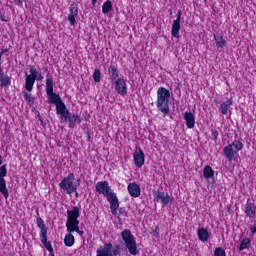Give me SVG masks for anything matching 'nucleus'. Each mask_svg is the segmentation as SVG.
<instances>
[{"label":"nucleus","instance_id":"1","mask_svg":"<svg viewBox=\"0 0 256 256\" xmlns=\"http://www.w3.org/2000/svg\"><path fill=\"white\" fill-rule=\"evenodd\" d=\"M95 189L97 193L104 195L110 203L112 215H117V211H119V198L117 197V193H115L113 189H111V186H109V182L99 181L96 183Z\"/></svg>","mask_w":256,"mask_h":256},{"label":"nucleus","instance_id":"2","mask_svg":"<svg viewBox=\"0 0 256 256\" xmlns=\"http://www.w3.org/2000/svg\"><path fill=\"white\" fill-rule=\"evenodd\" d=\"M171 101V91L165 87H159L157 90L156 107L163 117H167L171 113L169 103Z\"/></svg>","mask_w":256,"mask_h":256},{"label":"nucleus","instance_id":"3","mask_svg":"<svg viewBox=\"0 0 256 256\" xmlns=\"http://www.w3.org/2000/svg\"><path fill=\"white\" fill-rule=\"evenodd\" d=\"M79 217H81V209L79 207L75 206L73 209L67 210L66 231L78 233L82 237L85 232L79 229Z\"/></svg>","mask_w":256,"mask_h":256},{"label":"nucleus","instance_id":"4","mask_svg":"<svg viewBox=\"0 0 256 256\" xmlns=\"http://www.w3.org/2000/svg\"><path fill=\"white\" fill-rule=\"evenodd\" d=\"M24 75V89H26L28 93H31V91H33V87H35L36 81H43V79H45L43 73L40 70H37V68L33 65L29 66V72H25Z\"/></svg>","mask_w":256,"mask_h":256},{"label":"nucleus","instance_id":"5","mask_svg":"<svg viewBox=\"0 0 256 256\" xmlns=\"http://www.w3.org/2000/svg\"><path fill=\"white\" fill-rule=\"evenodd\" d=\"M122 240L125 243L126 248L128 249L130 255H139V248L137 247V240L135 236L130 232V230H123L121 232Z\"/></svg>","mask_w":256,"mask_h":256},{"label":"nucleus","instance_id":"6","mask_svg":"<svg viewBox=\"0 0 256 256\" xmlns=\"http://www.w3.org/2000/svg\"><path fill=\"white\" fill-rule=\"evenodd\" d=\"M46 95L48 97V103L52 105H58L63 101L59 94L53 92V78L49 76L46 78Z\"/></svg>","mask_w":256,"mask_h":256},{"label":"nucleus","instance_id":"7","mask_svg":"<svg viewBox=\"0 0 256 256\" xmlns=\"http://www.w3.org/2000/svg\"><path fill=\"white\" fill-rule=\"evenodd\" d=\"M243 150V142L239 140H234L231 144L228 146L224 147V155L228 161H233V158L239 151Z\"/></svg>","mask_w":256,"mask_h":256},{"label":"nucleus","instance_id":"8","mask_svg":"<svg viewBox=\"0 0 256 256\" xmlns=\"http://www.w3.org/2000/svg\"><path fill=\"white\" fill-rule=\"evenodd\" d=\"M2 165V166H1ZM0 193H2L5 199L9 198V190L7 189V165H3V157L0 156Z\"/></svg>","mask_w":256,"mask_h":256},{"label":"nucleus","instance_id":"9","mask_svg":"<svg viewBox=\"0 0 256 256\" xmlns=\"http://www.w3.org/2000/svg\"><path fill=\"white\" fill-rule=\"evenodd\" d=\"M73 181H75V174L70 173L60 182V188L66 191L68 195L77 191V185H75Z\"/></svg>","mask_w":256,"mask_h":256},{"label":"nucleus","instance_id":"10","mask_svg":"<svg viewBox=\"0 0 256 256\" xmlns=\"http://www.w3.org/2000/svg\"><path fill=\"white\" fill-rule=\"evenodd\" d=\"M133 159L136 167L141 168L143 165H145V153H143L141 147L136 146L133 154Z\"/></svg>","mask_w":256,"mask_h":256},{"label":"nucleus","instance_id":"11","mask_svg":"<svg viewBox=\"0 0 256 256\" xmlns=\"http://www.w3.org/2000/svg\"><path fill=\"white\" fill-rule=\"evenodd\" d=\"M115 250L113 249V244L105 243L100 246L96 251V256H113L115 255Z\"/></svg>","mask_w":256,"mask_h":256},{"label":"nucleus","instance_id":"12","mask_svg":"<svg viewBox=\"0 0 256 256\" xmlns=\"http://www.w3.org/2000/svg\"><path fill=\"white\" fill-rule=\"evenodd\" d=\"M78 15L79 8L77 7V4H71L69 7L68 21L72 27H75V25L77 24Z\"/></svg>","mask_w":256,"mask_h":256},{"label":"nucleus","instance_id":"13","mask_svg":"<svg viewBox=\"0 0 256 256\" xmlns=\"http://www.w3.org/2000/svg\"><path fill=\"white\" fill-rule=\"evenodd\" d=\"M115 91L122 97L127 95V81L123 78H118L115 81Z\"/></svg>","mask_w":256,"mask_h":256},{"label":"nucleus","instance_id":"14","mask_svg":"<svg viewBox=\"0 0 256 256\" xmlns=\"http://www.w3.org/2000/svg\"><path fill=\"white\" fill-rule=\"evenodd\" d=\"M154 201H157V203H162L164 207H167V205L171 203V196H169V193L156 192Z\"/></svg>","mask_w":256,"mask_h":256},{"label":"nucleus","instance_id":"15","mask_svg":"<svg viewBox=\"0 0 256 256\" xmlns=\"http://www.w3.org/2000/svg\"><path fill=\"white\" fill-rule=\"evenodd\" d=\"M245 214L249 219H255L256 217V205L254 202H251V199H247L245 204Z\"/></svg>","mask_w":256,"mask_h":256},{"label":"nucleus","instance_id":"16","mask_svg":"<svg viewBox=\"0 0 256 256\" xmlns=\"http://www.w3.org/2000/svg\"><path fill=\"white\" fill-rule=\"evenodd\" d=\"M184 121L186 123L187 129H193L195 127V113L191 111H186L183 114Z\"/></svg>","mask_w":256,"mask_h":256},{"label":"nucleus","instance_id":"17","mask_svg":"<svg viewBox=\"0 0 256 256\" xmlns=\"http://www.w3.org/2000/svg\"><path fill=\"white\" fill-rule=\"evenodd\" d=\"M127 191L130 197H141V187H139L138 184L135 182H131L128 184Z\"/></svg>","mask_w":256,"mask_h":256},{"label":"nucleus","instance_id":"18","mask_svg":"<svg viewBox=\"0 0 256 256\" xmlns=\"http://www.w3.org/2000/svg\"><path fill=\"white\" fill-rule=\"evenodd\" d=\"M56 112L58 115L61 116V119L67 121V115H69V110L67 109V106L65 105L64 101L60 102L59 104H56Z\"/></svg>","mask_w":256,"mask_h":256},{"label":"nucleus","instance_id":"19","mask_svg":"<svg viewBox=\"0 0 256 256\" xmlns=\"http://www.w3.org/2000/svg\"><path fill=\"white\" fill-rule=\"evenodd\" d=\"M214 41L218 51L227 45V40H225V38L219 34L214 35Z\"/></svg>","mask_w":256,"mask_h":256},{"label":"nucleus","instance_id":"20","mask_svg":"<svg viewBox=\"0 0 256 256\" xmlns=\"http://www.w3.org/2000/svg\"><path fill=\"white\" fill-rule=\"evenodd\" d=\"M197 234L199 241H202L203 243H205V241H208L211 237V233H209V231H207V229L205 228H199Z\"/></svg>","mask_w":256,"mask_h":256},{"label":"nucleus","instance_id":"21","mask_svg":"<svg viewBox=\"0 0 256 256\" xmlns=\"http://www.w3.org/2000/svg\"><path fill=\"white\" fill-rule=\"evenodd\" d=\"M64 245L66 247H73L75 245V236H73V232L67 231L64 237Z\"/></svg>","mask_w":256,"mask_h":256},{"label":"nucleus","instance_id":"22","mask_svg":"<svg viewBox=\"0 0 256 256\" xmlns=\"http://www.w3.org/2000/svg\"><path fill=\"white\" fill-rule=\"evenodd\" d=\"M41 243L44 245L45 249L49 251V253H53V246L50 241H47V232L40 234Z\"/></svg>","mask_w":256,"mask_h":256},{"label":"nucleus","instance_id":"23","mask_svg":"<svg viewBox=\"0 0 256 256\" xmlns=\"http://www.w3.org/2000/svg\"><path fill=\"white\" fill-rule=\"evenodd\" d=\"M41 243L44 245L45 249L49 251V253H53V246L50 241H47V232L40 234Z\"/></svg>","mask_w":256,"mask_h":256},{"label":"nucleus","instance_id":"24","mask_svg":"<svg viewBox=\"0 0 256 256\" xmlns=\"http://www.w3.org/2000/svg\"><path fill=\"white\" fill-rule=\"evenodd\" d=\"M41 243L44 245L45 249L49 251V253H53V246L50 241H47V232L40 234Z\"/></svg>","mask_w":256,"mask_h":256},{"label":"nucleus","instance_id":"25","mask_svg":"<svg viewBox=\"0 0 256 256\" xmlns=\"http://www.w3.org/2000/svg\"><path fill=\"white\" fill-rule=\"evenodd\" d=\"M179 31H181V22L173 21L171 30L172 36H174L176 39H180L181 36L179 35Z\"/></svg>","mask_w":256,"mask_h":256},{"label":"nucleus","instance_id":"26","mask_svg":"<svg viewBox=\"0 0 256 256\" xmlns=\"http://www.w3.org/2000/svg\"><path fill=\"white\" fill-rule=\"evenodd\" d=\"M231 105H233V98H230L221 104L220 108L222 115H227V113H229V107H231Z\"/></svg>","mask_w":256,"mask_h":256},{"label":"nucleus","instance_id":"27","mask_svg":"<svg viewBox=\"0 0 256 256\" xmlns=\"http://www.w3.org/2000/svg\"><path fill=\"white\" fill-rule=\"evenodd\" d=\"M66 121H68L69 125H75V123H81V116L78 114H70L69 112Z\"/></svg>","mask_w":256,"mask_h":256},{"label":"nucleus","instance_id":"28","mask_svg":"<svg viewBox=\"0 0 256 256\" xmlns=\"http://www.w3.org/2000/svg\"><path fill=\"white\" fill-rule=\"evenodd\" d=\"M204 179H211L215 176V172L213 171V168L211 166H205L203 170Z\"/></svg>","mask_w":256,"mask_h":256},{"label":"nucleus","instance_id":"29","mask_svg":"<svg viewBox=\"0 0 256 256\" xmlns=\"http://www.w3.org/2000/svg\"><path fill=\"white\" fill-rule=\"evenodd\" d=\"M251 247V239L244 238L239 246V251H245V249H249Z\"/></svg>","mask_w":256,"mask_h":256},{"label":"nucleus","instance_id":"30","mask_svg":"<svg viewBox=\"0 0 256 256\" xmlns=\"http://www.w3.org/2000/svg\"><path fill=\"white\" fill-rule=\"evenodd\" d=\"M113 9V2L110 0L106 1L102 5V13L107 14Z\"/></svg>","mask_w":256,"mask_h":256},{"label":"nucleus","instance_id":"31","mask_svg":"<svg viewBox=\"0 0 256 256\" xmlns=\"http://www.w3.org/2000/svg\"><path fill=\"white\" fill-rule=\"evenodd\" d=\"M110 77L112 79V81H117V79H119V70H117V67L115 66H110Z\"/></svg>","mask_w":256,"mask_h":256},{"label":"nucleus","instance_id":"32","mask_svg":"<svg viewBox=\"0 0 256 256\" xmlns=\"http://www.w3.org/2000/svg\"><path fill=\"white\" fill-rule=\"evenodd\" d=\"M1 87H9L11 85V79L7 75H1L0 77Z\"/></svg>","mask_w":256,"mask_h":256},{"label":"nucleus","instance_id":"33","mask_svg":"<svg viewBox=\"0 0 256 256\" xmlns=\"http://www.w3.org/2000/svg\"><path fill=\"white\" fill-rule=\"evenodd\" d=\"M37 225L39 227L40 234L47 233V226H45V221H43L41 218H37Z\"/></svg>","mask_w":256,"mask_h":256},{"label":"nucleus","instance_id":"34","mask_svg":"<svg viewBox=\"0 0 256 256\" xmlns=\"http://www.w3.org/2000/svg\"><path fill=\"white\" fill-rule=\"evenodd\" d=\"M93 79L95 83H99L101 81V70L95 69L93 73Z\"/></svg>","mask_w":256,"mask_h":256},{"label":"nucleus","instance_id":"35","mask_svg":"<svg viewBox=\"0 0 256 256\" xmlns=\"http://www.w3.org/2000/svg\"><path fill=\"white\" fill-rule=\"evenodd\" d=\"M24 99L29 103V105H33L35 103V98L30 93L24 92Z\"/></svg>","mask_w":256,"mask_h":256},{"label":"nucleus","instance_id":"36","mask_svg":"<svg viewBox=\"0 0 256 256\" xmlns=\"http://www.w3.org/2000/svg\"><path fill=\"white\" fill-rule=\"evenodd\" d=\"M214 256H227V254L225 253V249L218 247L214 251Z\"/></svg>","mask_w":256,"mask_h":256},{"label":"nucleus","instance_id":"37","mask_svg":"<svg viewBox=\"0 0 256 256\" xmlns=\"http://www.w3.org/2000/svg\"><path fill=\"white\" fill-rule=\"evenodd\" d=\"M217 137H219V132H217V130H212L210 139H212V141H217Z\"/></svg>","mask_w":256,"mask_h":256},{"label":"nucleus","instance_id":"38","mask_svg":"<svg viewBox=\"0 0 256 256\" xmlns=\"http://www.w3.org/2000/svg\"><path fill=\"white\" fill-rule=\"evenodd\" d=\"M77 256L83 255V246H80L78 249L75 250Z\"/></svg>","mask_w":256,"mask_h":256},{"label":"nucleus","instance_id":"39","mask_svg":"<svg viewBox=\"0 0 256 256\" xmlns=\"http://www.w3.org/2000/svg\"><path fill=\"white\" fill-rule=\"evenodd\" d=\"M174 22L181 23V10L177 13V18L174 20Z\"/></svg>","mask_w":256,"mask_h":256},{"label":"nucleus","instance_id":"40","mask_svg":"<svg viewBox=\"0 0 256 256\" xmlns=\"http://www.w3.org/2000/svg\"><path fill=\"white\" fill-rule=\"evenodd\" d=\"M250 231H251L252 235H255V233H256V226L255 225L251 226L250 227Z\"/></svg>","mask_w":256,"mask_h":256},{"label":"nucleus","instance_id":"41","mask_svg":"<svg viewBox=\"0 0 256 256\" xmlns=\"http://www.w3.org/2000/svg\"><path fill=\"white\" fill-rule=\"evenodd\" d=\"M93 5H97V0H92Z\"/></svg>","mask_w":256,"mask_h":256},{"label":"nucleus","instance_id":"42","mask_svg":"<svg viewBox=\"0 0 256 256\" xmlns=\"http://www.w3.org/2000/svg\"><path fill=\"white\" fill-rule=\"evenodd\" d=\"M49 256H55V253L52 251L49 253Z\"/></svg>","mask_w":256,"mask_h":256},{"label":"nucleus","instance_id":"43","mask_svg":"<svg viewBox=\"0 0 256 256\" xmlns=\"http://www.w3.org/2000/svg\"><path fill=\"white\" fill-rule=\"evenodd\" d=\"M2 53H3V54H4V53H7V50H3Z\"/></svg>","mask_w":256,"mask_h":256},{"label":"nucleus","instance_id":"44","mask_svg":"<svg viewBox=\"0 0 256 256\" xmlns=\"http://www.w3.org/2000/svg\"><path fill=\"white\" fill-rule=\"evenodd\" d=\"M77 181H78V183H79V181H81V179H78Z\"/></svg>","mask_w":256,"mask_h":256}]
</instances>
